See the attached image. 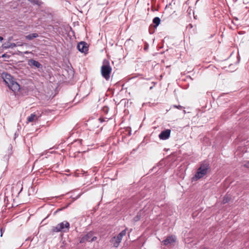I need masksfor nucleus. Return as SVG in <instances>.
Instances as JSON below:
<instances>
[{
    "label": "nucleus",
    "mask_w": 249,
    "mask_h": 249,
    "mask_svg": "<svg viewBox=\"0 0 249 249\" xmlns=\"http://www.w3.org/2000/svg\"><path fill=\"white\" fill-rule=\"evenodd\" d=\"M1 77L9 89L12 90L14 93H16L19 90V85L15 81L14 78H13L10 74L7 72H3L1 74Z\"/></svg>",
    "instance_id": "obj_1"
},
{
    "label": "nucleus",
    "mask_w": 249,
    "mask_h": 249,
    "mask_svg": "<svg viewBox=\"0 0 249 249\" xmlns=\"http://www.w3.org/2000/svg\"><path fill=\"white\" fill-rule=\"evenodd\" d=\"M210 167L208 163L201 164L200 167L197 169L195 176L192 178V181H196L197 180L203 178L205 176Z\"/></svg>",
    "instance_id": "obj_2"
},
{
    "label": "nucleus",
    "mask_w": 249,
    "mask_h": 249,
    "mask_svg": "<svg viewBox=\"0 0 249 249\" xmlns=\"http://www.w3.org/2000/svg\"><path fill=\"white\" fill-rule=\"evenodd\" d=\"M112 68L110 66L109 62L105 59L101 68V73L103 77L107 81H108L110 77Z\"/></svg>",
    "instance_id": "obj_3"
},
{
    "label": "nucleus",
    "mask_w": 249,
    "mask_h": 249,
    "mask_svg": "<svg viewBox=\"0 0 249 249\" xmlns=\"http://www.w3.org/2000/svg\"><path fill=\"white\" fill-rule=\"evenodd\" d=\"M70 227L69 223L67 221H64L58 224L56 226L53 227L52 231L53 232H58L61 231L66 232L69 231Z\"/></svg>",
    "instance_id": "obj_4"
},
{
    "label": "nucleus",
    "mask_w": 249,
    "mask_h": 249,
    "mask_svg": "<svg viewBox=\"0 0 249 249\" xmlns=\"http://www.w3.org/2000/svg\"><path fill=\"white\" fill-rule=\"evenodd\" d=\"M97 239L96 236H93V233L91 231L88 232L87 234L84 235L83 236L80 237L79 242L80 243H84L86 242H93Z\"/></svg>",
    "instance_id": "obj_5"
},
{
    "label": "nucleus",
    "mask_w": 249,
    "mask_h": 249,
    "mask_svg": "<svg viewBox=\"0 0 249 249\" xmlns=\"http://www.w3.org/2000/svg\"><path fill=\"white\" fill-rule=\"evenodd\" d=\"M77 49L81 53H86L88 51V46L87 43L84 41L80 42L77 44Z\"/></svg>",
    "instance_id": "obj_6"
},
{
    "label": "nucleus",
    "mask_w": 249,
    "mask_h": 249,
    "mask_svg": "<svg viewBox=\"0 0 249 249\" xmlns=\"http://www.w3.org/2000/svg\"><path fill=\"white\" fill-rule=\"evenodd\" d=\"M170 129H166L165 130H163L161 131V133L160 134L159 136V138L162 140H167L169 138L170 136Z\"/></svg>",
    "instance_id": "obj_7"
},
{
    "label": "nucleus",
    "mask_w": 249,
    "mask_h": 249,
    "mask_svg": "<svg viewBox=\"0 0 249 249\" xmlns=\"http://www.w3.org/2000/svg\"><path fill=\"white\" fill-rule=\"evenodd\" d=\"M122 240V239L117 235V236L112 237L110 240V242L113 245L114 247L117 248L119 246Z\"/></svg>",
    "instance_id": "obj_8"
},
{
    "label": "nucleus",
    "mask_w": 249,
    "mask_h": 249,
    "mask_svg": "<svg viewBox=\"0 0 249 249\" xmlns=\"http://www.w3.org/2000/svg\"><path fill=\"white\" fill-rule=\"evenodd\" d=\"M176 241V238L174 236H169L167 237L165 239L163 240L162 243L164 245H168L171 243L175 242Z\"/></svg>",
    "instance_id": "obj_9"
},
{
    "label": "nucleus",
    "mask_w": 249,
    "mask_h": 249,
    "mask_svg": "<svg viewBox=\"0 0 249 249\" xmlns=\"http://www.w3.org/2000/svg\"><path fill=\"white\" fill-rule=\"evenodd\" d=\"M28 64L30 66H34L37 68H42L41 64L39 62L34 59H30L28 62Z\"/></svg>",
    "instance_id": "obj_10"
},
{
    "label": "nucleus",
    "mask_w": 249,
    "mask_h": 249,
    "mask_svg": "<svg viewBox=\"0 0 249 249\" xmlns=\"http://www.w3.org/2000/svg\"><path fill=\"white\" fill-rule=\"evenodd\" d=\"M38 36V35L36 33H33L30 34L26 36H25V38L26 39L31 40L34 38L37 37Z\"/></svg>",
    "instance_id": "obj_11"
},
{
    "label": "nucleus",
    "mask_w": 249,
    "mask_h": 249,
    "mask_svg": "<svg viewBox=\"0 0 249 249\" xmlns=\"http://www.w3.org/2000/svg\"><path fill=\"white\" fill-rule=\"evenodd\" d=\"M160 19L159 17H155L153 19V22L155 24V27H157L160 23Z\"/></svg>",
    "instance_id": "obj_12"
},
{
    "label": "nucleus",
    "mask_w": 249,
    "mask_h": 249,
    "mask_svg": "<svg viewBox=\"0 0 249 249\" xmlns=\"http://www.w3.org/2000/svg\"><path fill=\"white\" fill-rule=\"evenodd\" d=\"M30 2L34 4L40 6L42 4V2L39 0H28Z\"/></svg>",
    "instance_id": "obj_13"
},
{
    "label": "nucleus",
    "mask_w": 249,
    "mask_h": 249,
    "mask_svg": "<svg viewBox=\"0 0 249 249\" xmlns=\"http://www.w3.org/2000/svg\"><path fill=\"white\" fill-rule=\"evenodd\" d=\"M36 117V115L35 113H32L31 115L27 118L28 122H32L34 121L35 118Z\"/></svg>",
    "instance_id": "obj_14"
},
{
    "label": "nucleus",
    "mask_w": 249,
    "mask_h": 249,
    "mask_svg": "<svg viewBox=\"0 0 249 249\" xmlns=\"http://www.w3.org/2000/svg\"><path fill=\"white\" fill-rule=\"evenodd\" d=\"M231 199V197L228 195H226L223 199V203L225 204L228 203L230 200Z\"/></svg>",
    "instance_id": "obj_15"
},
{
    "label": "nucleus",
    "mask_w": 249,
    "mask_h": 249,
    "mask_svg": "<svg viewBox=\"0 0 249 249\" xmlns=\"http://www.w3.org/2000/svg\"><path fill=\"white\" fill-rule=\"evenodd\" d=\"M126 230L125 229L120 232L119 234H118V236L122 239L123 237L126 234Z\"/></svg>",
    "instance_id": "obj_16"
},
{
    "label": "nucleus",
    "mask_w": 249,
    "mask_h": 249,
    "mask_svg": "<svg viewBox=\"0 0 249 249\" xmlns=\"http://www.w3.org/2000/svg\"><path fill=\"white\" fill-rule=\"evenodd\" d=\"M141 217V214L140 213H138L137 215L135 217H134L133 220L134 222H137L140 220Z\"/></svg>",
    "instance_id": "obj_17"
},
{
    "label": "nucleus",
    "mask_w": 249,
    "mask_h": 249,
    "mask_svg": "<svg viewBox=\"0 0 249 249\" xmlns=\"http://www.w3.org/2000/svg\"><path fill=\"white\" fill-rule=\"evenodd\" d=\"M17 47V44L14 43H11L7 48H13Z\"/></svg>",
    "instance_id": "obj_18"
},
{
    "label": "nucleus",
    "mask_w": 249,
    "mask_h": 249,
    "mask_svg": "<svg viewBox=\"0 0 249 249\" xmlns=\"http://www.w3.org/2000/svg\"><path fill=\"white\" fill-rule=\"evenodd\" d=\"M173 107H175V108H177L179 109H181L183 108V107L181 106H180V105H178V106L174 105Z\"/></svg>",
    "instance_id": "obj_19"
},
{
    "label": "nucleus",
    "mask_w": 249,
    "mask_h": 249,
    "mask_svg": "<svg viewBox=\"0 0 249 249\" xmlns=\"http://www.w3.org/2000/svg\"><path fill=\"white\" fill-rule=\"evenodd\" d=\"M1 57H3V58H5V57H8L9 58V56L6 54V53H4L2 55H1Z\"/></svg>",
    "instance_id": "obj_20"
},
{
    "label": "nucleus",
    "mask_w": 249,
    "mask_h": 249,
    "mask_svg": "<svg viewBox=\"0 0 249 249\" xmlns=\"http://www.w3.org/2000/svg\"><path fill=\"white\" fill-rule=\"evenodd\" d=\"M4 231V230L3 229V228H1L0 229V236H2V234L3 233Z\"/></svg>",
    "instance_id": "obj_21"
},
{
    "label": "nucleus",
    "mask_w": 249,
    "mask_h": 249,
    "mask_svg": "<svg viewBox=\"0 0 249 249\" xmlns=\"http://www.w3.org/2000/svg\"><path fill=\"white\" fill-rule=\"evenodd\" d=\"M244 166L246 168H249V162H247L244 164Z\"/></svg>",
    "instance_id": "obj_22"
},
{
    "label": "nucleus",
    "mask_w": 249,
    "mask_h": 249,
    "mask_svg": "<svg viewBox=\"0 0 249 249\" xmlns=\"http://www.w3.org/2000/svg\"><path fill=\"white\" fill-rule=\"evenodd\" d=\"M17 46H22L23 44L20 42H18L17 44Z\"/></svg>",
    "instance_id": "obj_23"
},
{
    "label": "nucleus",
    "mask_w": 249,
    "mask_h": 249,
    "mask_svg": "<svg viewBox=\"0 0 249 249\" xmlns=\"http://www.w3.org/2000/svg\"><path fill=\"white\" fill-rule=\"evenodd\" d=\"M3 37L1 36H0V41H1L3 40Z\"/></svg>",
    "instance_id": "obj_24"
},
{
    "label": "nucleus",
    "mask_w": 249,
    "mask_h": 249,
    "mask_svg": "<svg viewBox=\"0 0 249 249\" xmlns=\"http://www.w3.org/2000/svg\"><path fill=\"white\" fill-rule=\"evenodd\" d=\"M9 148H10V150H12V146H11V145H10V146H9Z\"/></svg>",
    "instance_id": "obj_25"
},
{
    "label": "nucleus",
    "mask_w": 249,
    "mask_h": 249,
    "mask_svg": "<svg viewBox=\"0 0 249 249\" xmlns=\"http://www.w3.org/2000/svg\"><path fill=\"white\" fill-rule=\"evenodd\" d=\"M99 120H100L101 122H103V121H104V120H103V119H99Z\"/></svg>",
    "instance_id": "obj_26"
},
{
    "label": "nucleus",
    "mask_w": 249,
    "mask_h": 249,
    "mask_svg": "<svg viewBox=\"0 0 249 249\" xmlns=\"http://www.w3.org/2000/svg\"><path fill=\"white\" fill-rule=\"evenodd\" d=\"M183 112H184V113H185L186 111L185 110H183Z\"/></svg>",
    "instance_id": "obj_27"
},
{
    "label": "nucleus",
    "mask_w": 249,
    "mask_h": 249,
    "mask_svg": "<svg viewBox=\"0 0 249 249\" xmlns=\"http://www.w3.org/2000/svg\"><path fill=\"white\" fill-rule=\"evenodd\" d=\"M202 249H207L206 248H204Z\"/></svg>",
    "instance_id": "obj_28"
}]
</instances>
